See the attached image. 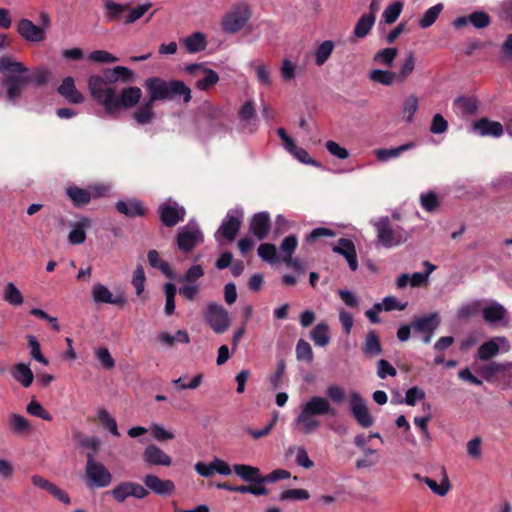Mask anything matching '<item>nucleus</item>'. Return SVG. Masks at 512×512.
Segmentation results:
<instances>
[{"instance_id": "f257e3e1", "label": "nucleus", "mask_w": 512, "mask_h": 512, "mask_svg": "<svg viewBox=\"0 0 512 512\" xmlns=\"http://www.w3.org/2000/svg\"><path fill=\"white\" fill-rule=\"evenodd\" d=\"M144 86L149 95L147 101L154 104L156 101L175 100L182 96L186 104L191 101V89L181 80L165 81L160 77H150L145 80Z\"/></svg>"}, {"instance_id": "f03ea898", "label": "nucleus", "mask_w": 512, "mask_h": 512, "mask_svg": "<svg viewBox=\"0 0 512 512\" xmlns=\"http://www.w3.org/2000/svg\"><path fill=\"white\" fill-rule=\"evenodd\" d=\"M330 415L335 416L336 411L330 405L327 398L321 396H312L303 406L301 412L295 419V423L301 426L304 434H311L316 431L321 423L315 419V416Z\"/></svg>"}, {"instance_id": "7ed1b4c3", "label": "nucleus", "mask_w": 512, "mask_h": 512, "mask_svg": "<svg viewBox=\"0 0 512 512\" xmlns=\"http://www.w3.org/2000/svg\"><path fill=\"white\" fill-rule=\"evenodd\" d=\"M378 243L385 248L400 246L408 241L410 234L401 226L394 225L389 217H381L374 223Z\"/></svg>"}, {"instance_id": "20e7f679", "label": "nucleus", "mask_w": 512, "mask_h": 512, "mask_svg": "<svg viewBox=\"0 0 512 512\" xmlns=\"http://www.w3.org/2000/svg\"><path fill=\"white\" fill-rule=\"evenodd\" d=\"M142 97V90L137 86L126 87L119 94L116 91H110L104 99V110L108 114H114L121 109L134 107Z\"/></svg>"}, {"instance_id": "39448f33", "label": "nucleus", "mask_w": 512, "mask_h": 512, "mask_svg": "<svg viewBox=\"0 0 512 512\" xmlns=\"http://www.w3.org/2000/svg\"><path fill=\"white\" fill-rule=\"evenodd\" d=\"M118 81L115 67L103 69L102 75H91L88 78V89L92 98L102 105L109 92L116 91L113 85Z\"/></svg>"}, {"instance_id": "423d86ee", "label": "nucleus", "mask_w": 512, "mask_h": 512, "mask_svg": "<svg viewBox=\"0 0 512 512\" xmlns=\"http://www.w3.org/2000/svg\"><path fill=\"white\" fill-rule=\"evenodd\" d=\"M86 484L89 488H105L112 482V474L101 463L94 460L92 453L87 454V462L85 467Z\"/></svg>"}, {"instance_id": "0eeeda50", "label": "nucleus", "mask_w": 512, "mask_h": 512, "mask_svg": "<svg viewBox=\"0 0 512 512\" xmlns=\"http://www.w3.org/2000/svg\"><path fill=\"white\" fill-rule=\"evenodd\" d=\"M204 319L216 334L225 333L231 324L229 312L220 304L209 303L204 311Z\"/></svg>"}, {"instance_id": "6e6552de", "label": "nucleus", "mask_w": 512, "mask_h": 512, "mask_svg": "<svg viewBox=\"0 0 512 512\" xmlns=\"http://www.w3.org/2000/svg\"><path fill=\"white\" fill-rule=\"evenodd\" d=\"M251 17V11L246 4L237 5L231 12L227 13L222 20V30L226 33L240 31Z\"/></svg>"}, {"instance_id": "1a4fd4ad", "label": "nucleus", "mask_w": 512, "mask_h": 512, "mask_svg": "<svg viewBox=\"0 0 512 512\" xmlns=\"http://www.w3.org/2000/svg\"><path fill=\"white\" fill-rule=\"evenodd\" d=\"M349 410L361 427L369 428L374 424V418L369 412L365 399L356 391L350 394Z\"/></svg>"}, {"instance_id": "9d476101", "label": "nucleus", "mask_w": 512, "mask_h": 512, "mask_svg": "<svg viewBox=\"0 0 512 512\" xmlns=\"http://www.w3.org/2000/svg\"><path fill=\"white\" fill-rule=\"evenodd\" d=\"M111 494L118 503H123L128 497L144 499L149 495V492L139 483L124 481L116 485L112 489Z\"/></svg>"}, {"instance_id": "9b49d317", "label": "nucleus", "mask_w": 512, "mask_h": 512, "mask_svg": "<svg viewBox=\"0 0 512 512\" xmlns=\"http://www.w3.org/2000/svg\"><path fill=\"white\" fill-rule=\"evenodd\" d=\"M177 246L182 252H191L203 242V234L198 226H185L177 234Z\"/></svg>"}, {"instance_id": "f8f14e48", "label": "nucleus", "mask_w": 512, "mask_h": 512, "mask_svg": "<svg viewBox=\"0 0 512 512\" xmlns=\"http://www.w3.org/2000/svg\"><path fill=\"white\" fill-rule=\"evenodd\" d=\"M242 224V220L240 217L227 213L226 217L222 221L220 227L215 233V239L217 242L221 243V239H225L228 242H232L237 233L240 230Z\"/></svg>"}, {"instance_id": "ddd939ff", "label": "nucleus", "mask_w": 512, "mask_h": 512, "mask_svg": "<svg viewBox=\"0 0 512 512\" xmlns=\"http://www.w3.org/2000/svg\"><path fill=\"white\" fill-rule=\"evenodd\" d=\"M160 220L166 227H174L184 220L186 211L184 207L174 203H163L158 209Z\"/></svg>"}, {"instance_id": "4468645a", "label": "nucleus", "mask_w": 512, "mask_h": 512, "mask_svg": "<svg viewBox=\"0 0 512 512\" xmlns=\"http://www.w3.org/2000/svg\"><path fill=\"white\" fill-rule=\"evenodd\" d=\"M185 70L189 74H196L198 71H202L204 76L197 80L196 87L199 90H208L212 86L216 85L219 81V76L216 71L205 67L202 63H194L186 66Z\"/></svg>"}, {"instance_id": "2eb2a0df", "label": "nucleus", "mask_w": 512, "mask_h": 512, "mask_svg": "<svg viewBox=\"0 0 512 512\" xmlns=\"http://www.w3.org/2000/svg\"><path fill=\"white\" fill-rule=\"evenodd\" d=\"M144 487L149 491L151 490L154 494L167 497L175 491V485L172 480L160 479L158 476L153 474H147L143 478Z\"/></svg>"}, {"instance_id": "dca6fc26", "label": "nucleus", "mask_w": 512, "mask_h": 512, "mask_svg": "<svg viewBox=\"0 0 512 512\" xmlns=\"http://www.w3.org/2000/svg\"><path fill=\"white\" fill-rule=\"evenodd\" d=\"M271 229V219L268 212L255 213L249 222V231L258 239L267 238Z\"/></svg>"}, {"instance_id": "f3484780", "label": "nucleus", "mask_w": 512, "mask_h": 512, "mask_svg": "<svg viewBox=\"0 0 512 512\" xmlns=\"http://www.w3.org/2000/svg\"><path fill=\"white\" fill-rule=\"evenodd\" d=\"M332 251L336 254L342 255L352 271H356L358 269V258L357 252L355 248V244L351 239L348 238H340L338 240L337 245L332 247Z\"/></svg>"}, {"instance_id": "a211bd4d", "label": "nucleus", "mask_w": 512, "mask_h": 512, "mask_svg": "<svg viewBox=\"0 0 512 512\" xmlns=\"http://www.w3.org/2000/svg\"><path fill=\"white\" fill-rule=\"evenodd\" d=\"M17 32L28 42H41L46 38L44 29L26 18L19 20L17 23Z\"/></svg>"}, {"instance_id": "6ab92c4d", "label": "nucleus", "mask_w": 512, "mask_h": 512, "mask_svg": "<svg viewBox=\"0 0 512 512\" xmlns=\"http://www.w3.org/2000/svg\"><path fill=\"white\" fill-rule=\"evenodd\" d=\"M143 461L150 466H170L172 458L154 444L148 445L142 454Z\"/></svg>"}, {"instance_id": "aec40b11", "label": "nucleus", "mask_w": 512, "mask_h": 512, "mask_svg": "<svg viewBox=\"0 0 512 512\" xmlns=\"http://www.w3.org/2000/svg\"><path fill=\"white\" fill-rule=\"evenodd\" d=\"M472 127L482 137L492 136L498 138L504 133L503 125L500 122L490 120L487 117H482L475 121Z\"/></svg>"}, {"instance_id": "412c9836", "label": "nucleus", "mask_w": 512, "mask_h": 512, "mask_svg": "<svg viewBox=\"0 0 512 512\" xmlns=\"http://www.w3.org/2000/svg\"><path fill=\"white\" fill-rule=\"evenodd\" d=\"M233 471L243 481L251 483L252 485H264V475L261 474L260 469L246 464H235Z\"/></svg>"}, {"instance_id": "4be33fe9", "label": "nucleus", "mask_w": 512, "mask_h": 512, "mask_svg": "<svg viewBox=\"0 0 512 512\" xmlns=\"http://www.w3.org/2000/svg\"><path fill=\"white\" fill-rule=\"evenodd\" d=\"M440 324L438 313H431L422 317H416L411 323V327L418 333L434 332Z\"/></svg>"}, {"instance_id": "5701e85b", "label": "nucleus", "mask_w": 512, "mask_h": 512, "mask_svg": "<svg viewBox=\"0 0 512 512\" xmlns=\"http://www.w3.org/2000/svg\"><path fill=\"white\" fill-rule=\"evenodd\" d=\"M57 91L70 103L80 104L84 101L83 95L76 89L74 79L71 76L63 79Z\"/></svg>"}, {"instance_id": "b1692460", "label": "nucleus", "mask_w": 512, "mask_h": 512, "mask_svg": "<svg viewBox=\"0 0 512 512\" xmlns=\"http://www.w3.org/2000/svg\"><path fill=\"white\" fill-rule=\"evenodd\" d=\"M115 207L119 213L129 218L143 217L147 212L143 203L135 199L129 201L120 200L116 203Z\"/></svg>"}, {"instance_id": "393cba45", "label": "nucleus", "mask_w": 512, "mask_h": 512, "mask_svg": "<svg viewBox=\"0 0 512 512\" xmlns=\"http://www.w3.org/2000/svg\"><path fill=\"white\" fill-rule=\"evenodd\" d=\"M105 18L108 22L121 20L129 10V4H119L113 0H104Z\"/></svg>"}, {"instance_id": "a878e982", "label": "nucleus", "mask_w": 512, "mask_h": 512, "mask_svg": "<svg viewBox=\"0 0 512 512\" xmlns=\"http://www.w3.org/2000/svg\"><path fill=\"white\" fill-rule=\"evenodd\" d=\"M12 377L23 387H30L34 380V375L29 365L18 363L11 370Z\"/></svg>"}, {"instance_id": "bb28decb", "label": "nucleus", "mask_w": 512, "mask_h": 512, "mask_svg": "<svg viewBox=\"0 0 512 512\" xmlns=\"http://www.w3.org/2000/svg\"><path fill=\"white\" fill-rule=\"evenodd\" d=\"M66 194L76 207H83L91 200V194L87 189L80 188L76 185H70L66 188Z\"/></svg>"}, {"instance_id": "cd10ccee", "label": "nucleus", "mask_w": 512, "mask_h": 512, "mask_svg": "<svg viewBox=\"0 0 512 512\" xmlns=\"http://www.w3.org/2000/svg\"><path fill=\"white\" fill-rule=\"evenodd\" d=\"M3 85L7 87V99L15 101L20 97L25 82L22 80V76L11 75L3 80Z\"/></svg>"}, {"instance_id": "c85d7f7f", "label": "nucleus", "mask_w": 512, "mask_h": 512, "mask_svg": "<svg viewBox=\"0 0 512 512\" xmlns=\"http://www.w3.org/2000/svg\"><path fill=\"white\" fill-rule=\"evenodd\" d=\"M362 352L367 357H375L382 353L380 339L375 331H369L362 345Z\"/></svg>"}, {"instance_id": "c756f323", "label": "nucleus", "mask_w": 512, "mask_h": 512, "mask_svg": "<svg viewBox=\"0 0 512 512\" xmlns=\"http://www.w3.org/2000/svg\"><path fill=\"white\" fill-rule=\"evenodd\" d=\"M183 44L188 53H197L205 50L207 40L202 32H194L183 40Z\"/></svg>"}, {"instance_id": "7c9ffc66", "label": "nucleus", "mask_w": 512, "mask_h": 512, "mask_svg": "<svg viewBox=\"0 0 512 512\" xmlns=\"http://www.w3.org/2000/svg\"><path fill=\"white\" fill-rule=\"evenodd\" d=\"M9 429L13 434L24 435L31 430L29 421L22 415L12 413L8 421Z\"/></svg>"}, {"instance_id": "2f4dec72", "label": "nucleus", "mask_w": 512, "mask_h": 512, "mask_svg": "<svg viewBox=\"0 0 512 512\" xmlns=\"http://www.w3.org/2000/svg\"><path fill=\"white\" fill-rule=\"evenodd\" d=\"M89 225L90 220L87 218H83L77 222L68 235L69 243L72 245L82 244L86 240L85 228L89 227Z\"/></svg>"}, {"instance_id": "473e14b6", "label": "nucleus", "mask_w": 512, "mask_h": 512, "mask_svg": "<svg viewBox=\"0 0 512 512\" xmlns=\"http://www.w3.org/2000/svg\"><path fill=\"white\" fill-rule=\"evenodd\" d=\"M483 318L487 323H495L504 319L506 309L499 303H493L482 310Z\"/></svg>"}, {"instance_id": "72a5a7b5", "label": "nucleus", "mask_w": 512, "mask_h": 512, "mask_svg": "<svg viewBox=\"0 0 512 512\" xmlns=\"http://www.w3.org/2000/svg\"><path fill=\"white\" fill-rule=\"evenodd\" d=\"M375 23V16L373 14H364L357 21L353 33L357 38H364L367 36Z\"/></svg>"}, {"instance_id": "f704fd0d", "label": "nucleus", "mask_w": 512, "mask_h": 512, "mask_svg": "<svg viewBox=\"0 0 512 512\" xmlns=\"http://www.w3.org/2000/svg\"><path fill=\"white\" fill-rule=\"evenodd\" d=\"M414 146H415L414 142H408V143H405V144H403L401 146H398V147H395V148H390V149L382 148V149H378L376 151V156H377V159L379 161H387V160H389L391 158L398 157L403 152L412 149Z\"/></svg>"}, {"instance_id": "c9c22d12", "label": "nucleus", "mask_w": 512, "mask_h": 512, "mask_svg": "<svg viewBox=\"0 0 512 512\" xmlns=\"http://www.w3.org/2000/svg\"><path fill=\"white\" fill-rule=\"evenodd\" d=\"M311 339L316 346L324 347L329 343V327L326 323H318L310 333Z\"/></svg>"}, {"instance_id": "e433bc0d", "label": "nucleus", "mask_w": 512, "mask_h": 512, "mask_svg": "<svg viewBox=\"0 0 512 512\" xmlns=\"http://www.w3.org/2000/svg\"><path fill=\"white\" fill-rule=\"evenodd\" d=\"M153 105L149 101H146L133 113V118L138 124L145 125L155 118V112L153 111Z\"/></svg>"}, {"instance_id": "4c0bfd02", "label": "nucleus", "mask_w": 512, "mask_h": 512, "mask_svg": "<svg viewBox=\"0 0 512 512\" xmlns=\"http://www.w3.org/2000/svg\"><path fill=\"white\" fill-rule=\"evenodd\" d=\"M97 420L99 423L108 430L112 435L119 437L116 420L110 415L107 409L101 408L97 410Z\"/></svg>"}, {"instance_id": "58836bf2", "label": "nucleus", "mask_w": 512, "mask_h": 512, "mask_svg": "<svg viewBox=\"0 0 512 512\" xmlns=\"http://www.w3.org/2000/svg\"><path fill=\"white\" fill-rule=\"evenodd\" d=\"M443 9L444 5L442 3H438L427 9L419 20V26L423 29L432 26L438 19Z\"/></svg>"}, {"instance_id": "ea45409f", "label": "nucleus", "mask_w": 512, "mask_h": 512, "mask_svg": "<svg viewBox=\"0 0 512 512\" xmlns=\"http://www.w3.org/2000/svg\"><path fill=\"white\" fill-rule=\"evenodd\" d=\"M369 79L372 82L390 86L397 80L396 73L390 70L375 69L369 72Z\"/></svg>"}, {"instance_id": "a19ab883", "label": "nucleus", "mask_w": 512, "mask_h": 512, "mask_svg": "<svg viewBox=\"0 0 512 512\" xmlns=\"http://www.w3.org/2000/svg\"><path fill=\"white\" fill-rule=\"evenodd\" d=\"M0 72L23 74L27 72V68L21 62L14 61L9 56H3L0 58Z\"/></svg>"}, {"instance_id": "79ce46f5", "label": "nucleus", "mask_w": 512, "mask_h": 512, "mask_svg": "<svg viewBox=\"0 0 512 512\" xmlns=\"http://www.w3.org/2000/svg\"><path fill=\"white\" fill-rule=\"evenodd\" d=\"M334 47V42L331 40H326L322 42L315 51V64L317 66L324 65L326 61L330 58L334 50Z\"/></svg>"}, {"instance_id": "37998d69", "label": "nucleus", "mask_w": 512, "mask_h": 512, "mask_svg": "<svg viewBox=\"0 0 512 512\" xmlns=\"http://www.w3.org/2000/svg\"><path fill=\"white\" fill-rule=\"evenodd\" d=\"M160 342L167 346H173L175 343L187 344L190 342L188 333L185 330H178L175 335L167 332H161L158 336Z\"/></svg>"}, {"instance_id": "c03bdc74", "label": "nucleus", "mask_w": 512, "mask_h": 512, "mask_svg": "<svg viewBox=\"0 0 512 512\" xmlns=\"http://www.w3.org/2000/svg\"><path fill=\"white\" fill-rule=\"evenodd\" d=\"M3 298L6 302L14 306H19L24 301L22 293L12 282L6 284L3 291Z\"/></svg>"}, {"instance_id": "a18cd8bd", "label": "nucleus", "mask_w": 512, "mask_h": 512, "mask_svg": "<svg viewBox=\"0 0 512 512\" xmlns=\"http://www.w3.org/2000/svg\"><path fill=\"white\" fill-rule=\"evenodd\" d=\"M453 105L460 107L461 111L464 115H473L478 110V101L472 97H467V96L457 97L454 100Z\"/></svg>"}, {"instance_id": "49530a36", "label": "nucleus", "mask_w": 512, "mask_h": 512, "mask_svg": "<svg viewBox=\"0 0 512 512\" xmlns=\"http://www.w3.org/2000/svg\"><path fill=\"white\" fill-rule=\"evenodd\" d=\"M50 72L46 68H37L31 74L22 76V80L25 84L33 83L37 86L46 85Z\"/></svg>"}, {"instance_id": "de8ad7c7", "label": "nucleus", "mask_w": 512, "mask_h": 512, "mask_svg": "<svg viewBox=\"0 0 512 512\" xmlns=\"http://www.w3.org/2000/svg\"><path fill=\"white\" fill-rule=\"evenodd\" d=\"M397 53V48L389 47L381 49L374 55V61L390 68L393 66Z\"/></svg>"}, {"instance_id": "09e8293b", "label": "nucleus", "mask_w": 512, "mask_h": 512, "mask_svg": "<svg viewBox=\"0 0 512 512\" xmlns=\"http://www.w3.org/2000/svg\"><path fill=\"white\" fill-rule=\"evenodd\" d=\"M258 255L259 257L271 264H275L278 262L277 250L276 246L271 243H262L258 247Z\"/></svg>"}, {"instance_id": "8fccbe9b", "label": "nucleus", "mask_w": 512, "mask_h": 512, "mask_svg": "<svg viewBox=\"0 0 512 512\" xmlns=\"http://www.w3.org/2000/svg\"><path fill=\"white\" fill-rule=\"evenodd\" d=\"M296 357L299 361L311 363L314 359V354L311 345L304 339H300L296 345Z\"/></svg>"}, {"instance_id": "3c124183", "label": "nucleus", "mask_w": 512, "mask_h": 512, "mask_svg": "<svg viewBox=\"0 0 512 512\" xmlns=\"http://www.w3.org/2000/svg\"><path fill=\"white\" fill-rule=\"evenodd\" d=\"M92 296L95 302L97 303H107L115 302L114 297L110 290L102 285V284H96L92 289Z\"/></svg>"}, {"instance_id": "603ef678", "label": "nucleus", "mask_w": 512, "mask_h": 512, "mask_svg": "<svg viewBox=\"0 0 512 512\" xmlns=\"http://www.w3.org/2000/svg\"><path fill=\"white\" fill-rule=\"evenodd\" d=\"M415 68V57L414 53L410 52L405 59L404 63L401 65L400 70L396 73L397 81L402 83L404 82L408 76L413 72Z\"/></svg>"}, {"instance_id": "864d4df0", "label": "nucleus", "mask_w": 512, "mask_h": 512, "mask_svg": "<svg viewBox=\"0 0 512 512\" xmlns=\"http://www.w3.org/2000/svg\"><path fill=\"white\" fill-rule=\"evenodd\" d=\"M499 352V346L494 341L490 340L485 343H483L478 348V358L482 361H487L497 355Z\"/></svg>"}, {"instance_id": "5fc2aeb1", "label": "nucleus", "mask_w": 512, "mask_h": 512, "mask_svg": "<svg viewBox=\"0 0 512 512\" xmlns=\"http://www.w3.org/2000/svg\"><path fill=\"white\" fill-rule=\"evenodd\" d=\"M151 6V3H143L136 6L135 8H129L127 14L125 15L124 23H134L136 20L140 19L151 8Z\"/></svg>"}, {"instance_id": "6e6d98bb", "label": "nucleus", "mask_w": 512, "mask_h": 512, "mask_svg": "<svg viewBox=\"0 0 512 512\" xmlns=\"http://www.w3.org/2000/svg\"><path fill=\"white\" fill-rule=\"evenodd\" d=\"M403 9V4L399 1H396L389 6L383 12V18L385 23L392 24L394 23L400 16Z\"/></svg>"}, {"instance_id": "4d7b16f0", "label": "nucleus", "mask_w": 512, "mask_h": 512, "mask_svg": "<svg viewBox=\"0 0 512 512\" xmlns=\"http://www.w3.org/2000/svg\"><path fill=\"white\" fill-rule=\"evenodd\" d=\"M481 309V302L480 301H473L471 303L462 305L458 312L457 316L459 319L467 320L479 313Z\"/></svg>"}, {"instance_id": "13d9d810", "label": "nucleus", "mask_w": 512, "mask_h": 512, "mask_svg": "<svg viewBox=\"0 0 512 512\" xmlns=\"http://www.w3.org/2000/svg\"><path fill=\"white\" fill-rule=\"evenodd\" d=\"M423 481L435 494L439 496H445L451 487L447 478H444L441 484H438L434 479L429 477H424Z\"/></svg>"}, {"instance_id": "bf43d9fd", "label": "nucleus", "mask_w": 512, "mask_h": 512, "mask_svg": "<svg viewBox=\"0 0 512 512\" xmlns=\"http://www.w3.org/2000/svg\"><path fill=\"white\" fill-rule=\"evenodd\" d=\"M27 342H28V346L30 347V354H31V357L33 359H35L36 361L44 364V365H48V360L42 355L41 353V348H40V343L38 342V340L36 339L35 336L33 335H28L27 336Z\"/></svg>"}, {"instance_id": "052dcab7", "label": "nucleus", "mask_w": 512, "mask_h": 512, "mask_svg": "<svg viewBox=\"0 0 512 512\" xmlns=\"http://www.w3.org/2000/svg\"><path fill=\"white\" fill-rule=\"evenodd\" d=\"M470 23L476 29H483L490 25L491 17L483 11H475L469 15Z\"/></svg>"}, {"instance_id": "680f3d73", "label": "nucleus", "mask_w": 512, "mask_h": 512, "mask_svg": "<svg viewBox=\"0 0 512 512\" xmlns=\"http://www.w3.org/2000/svg\"><path fill=\"white\" fill-rule=\"evenodd\" d=\"M310 498V494L305 489L295 488L283 491L280 494L279 500H307Z\"/></svg>"}, {"instance_id": "e2e57ef3", "label": "nucleus", "mask_w": 512, "mask_h": 512, "mask_svg": "<svg viewBox=\"0 0 512 512\" xmlns=\"http://www.w3.org/2000/svg\"><path fill=\"white\" fill-rule=\"evenodd\" d=\"M418 109V97L415 94L409 95L403 103V112L406 115V121L412 122L413 116Z\"/></svg>"}, {"instance_id": "0e129e2a", "label": "nucleus", "mask_w": 512, "mask_h": 512, "mask_svg": "<svg viewBox=\"0 0 512 512\" xmlns=\"http://www.w3.org/2000/svg\"><path fill=\"white\" fill-rule=\"evenodd\" d=\"M256 108L253 101H246L238 111V117L241 121L250 123L256 118Z\"/></svg>"}, {"instance_id": "69168bd1", "label": "nucleus", "mask_w": 512, "mask_h": 512, "mask_svg": "<svg viewBox=\"0 0 512 512\" xmlns=\"http://www.w3.org/2000/svg\"><path fill=\"white\" fill-rule=\"evenodd\" d=\"M88 59L96 63H114L118 58L105 50H95L89 53Z\"/></svg>"}, {"instance_id": "338daca9", "label": "nucleus", "mask_w": 512, "mask_h": 512, "mask_svg": "<svg viewBox=\"0 0 512 512\" xmlns=\"http://www.w3.org/2000/svg\"><path fill=\"white\" fill-rule=\"evenodd\" d=\"M420 203L422 208L427 212H433L440 204L439 199L434 192L422 194L420 197Z\"/></svg>"}, {"instance_id": "774afa93", "label": "nucleus", "mask_w": 512, "mask_h": 512, "mask_svg": "<svg viewBox=\"0 0 512 512\" xmlns=\"http://www.w3.org/2000/svg\"><path fill=\"white\" fill-rule=\"evenodd\" d=\"M447 120L439 113L435 114L432 118L430 125V132L432 134H443L448 130Z\"/></svg>"}]
</instances>
